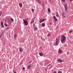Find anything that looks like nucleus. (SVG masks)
Instances as JSON below:
<instances>
[{
    "label": "nucleus",
    "mask_w": 73,
    "mask_h": 73,
    "mask_svg": "<svg viewBox=\"0 0 73 73\" xmlns=\"http://www.w3.org/2000/svg\"><path fill=\"white\" fill-rule=\"evenodd\" d=\"M66 37L65 35H63L62 36V38L60 39V41L62 44H65L66 42Z\"/></svg>",
    "instance_id": "f257e3e1"
},
{
    "label": "nucleus",
    "mask_w": 73,
    "mask_h": 73,
    "mask_svg": "<svg viewBox=\"0 0 73 73\" xmlns=\"http://www.w3.org/2000/svg\"><path fill=\"white\" fill-rule=\"evenodd\" d=\"M60 42V40L58 38H57L56 40V42L54 44V45L55 46H57L58 45V43Z\"/></svg>",
    "instance_id": "f03ea898"
},
{
    "label": "nucleus",
    "mask_w": 73,
    "mask_h": 73,
    "mask_svg": "<svg viewBox=\"0 0 73 73\" xmlns=\"http://www.w3.org/2000/svg\"><path fill=\"white\" fill-rule=\"evenodd\" d=\"M23 21L25 24V25H26V26H27L28 25V21L26 19H23Z\"/></svg>",
    "instance_id": "7ed1b4c3"
},
{
    "label": "nucleus",
    "mask_w": 73,
    "mask_h": 73,
    "mask_svg": "<svg viewBox=\"0 0 73 73\" xmlns=\"http://www.w3.org/2000/svg\"><path fill=\"white\" fill-rule=\"evenodd\" d=\"M1 26L2 27V28H5V27H4V25H3V22H1Z\"/></svg>",
    "instance_id": "20e7f679"
},
{
    "label": "nucleus",
    "mask_w": 73,
    "mask_h": 73,
    "mask_svg": "<svg viewBox=\"0 0 73 73\" xmlns=\"http://www.w3.org/2000/svg\"><path fill=\"white\" fill-rule=\"evenodd\" d=\"M45 21V19H42L40 20L39 21V22L41 23H42V22H44Z\"/></svg>",
    "instance_id": "39448f33"
},
{
    "label": "nucleus",
    "mask_w": 73,
    "mask_h": 73,
    "mask_svg": "<svg viewBox=\"0 0 73 73\" xmlns=\"http://www.w3.org/2000/svg\"><path fill=\"white\" fill-rule=\"evenodd\" d=\"M23 50V48L21 47H20L19 48V51L20 52H22Z\"/></svg>",
    "instance_id": "423d86ee"
},
{
    "label": "nucleus",
    "mask_w": 73,
    "mask_h": 73,
    "mask_svg": "<svg viewBox=\"0 0 73 73\" xmlns=\"http://www.w3.org/2000/svg\"><path fill=\"white\" fill-rule=\"evenodd\" d=\"M31 65H32V64L29 65L27 67V68L28 69H29L30 68H31Z\"/></svg>",
    "instance_id": "0eeeda50"
},
{
    "label": "nucleus",
    "mask_w": 73,
    "mask_h": 73,
    "mask_svg": "<svg viewBox=\"0 0 73 73\" xmlns=\"http://www.w3.org/2000/svg\"><path fill=\"white\" fill-rule=\"evenodd\" d=\"M64 8H65V11L67 13L68 12V11H67V9H68V8L67 7H65Z\"/></svg>",
    "instance_id": "6e6552de"
},
{
    "label": "nucleus",
    "mask_w": 73,
    "mask_h": 73,
    "mask_svg": "<svg viewBox=\"0 0 73 73\" xmlns=\"http://www.w3.org/2000/svg\"><path fill=\"white\" fill-rule=\"evenodd\" d=\"M59 54H61V53H62V50H60V48L59 49Z\"/></svg>",
    "instance_id": "1a4fd4ad"
},
{
    "label": "nucleus",
    "mask_w": 73,
    "mask_h": 73,
    "mask_svg": "<svg viewBox=\"0 0 73 73\" xmlns=\"http://www.w3.org/2000/svg\"><path fill=\"white\" fill-rule=\"evenodd\" d=\"M44 7H45L44 4H43V5L42 6V8L43 9H44Z\"/></svg>",
    "instance_id": "9d476101"
},
{
    "label": "nucleus",
    "mask_w": 73,
    "mask_h": 73,
    "mask_svg": "<svg viewBox=\"0 0 73 73\" xmlns=\"http://www.w3.org/2000/svg\"><path fill=\"white\" fill-rule=\"evenodd\" d=\"M45 23H42V27H45Z\"/></svg>",
    "instance_id": "9b49d317"
},
{
    "label": "nucleus",
    "mask_w": 73,
    "mask_h": 73,
    "mask_svg": "<svg viewBox=\"0 0 73 73\" xmlns=\"http://www.w3.org/2000/svg\"><path fill=\"white\" fill-rule=\"evenodd\" d=\"M58 61L60 62H62V60L61 59H58Z\"/></svg>",
    "instance_id": "f8f14e48"
},
{
    "label": "nucleus",
    "mask_w": 73,
    "mask_h": 73,
    "mask_svg": "<svg viewBox=\"0 0 73 73\" xmlns=\"http://www.w3.org/2000/svg\"><path fill=\"white\" fill-rule=\"evenodd\" d=\"M19 5L20 6V7H23V5H22V3H20Z\"/></svg>",
    "instance_id": "ddd939ff"
},
{
    "label": "nucleus",
    "mask_w": 73,
    "mask_h": 73,
    "mask_svg": "<svg viewBox=\"0 0 73 73\" xmlns=\"http://www.w3.org/2000/svg\"><path fill=\"white\" fill-rule=\"evenodd\" d=\"M39 54L40 56H43V54L42 53H39Z\"/></svg>",
    "instance_id": "4468645a"
},
{
    "label": "nucleus",
    "mask_w": 73,
    "mask_h": 73,
    "mask_svg": "<svg viewBox=\"0 0 73 73\" xmlns=\"http://www.w3.org/2000/svg\"><path fill=\"white\" fill-rule=\"evenodd\" d=\"M34 31H37V27H35L34 28Z\"/></svg>",
    "instance_id": "2eb2a0df"
},
{
    "label": "nucleus",
    "mask_w": 73,
    "mask_h": 73,
    "mask_svg": "<svg viewBox=\"0 0 73 73\" xmlns=\"http://www.w3.org/2000/svg\"><path fill=\"white\" fill-rule=\"evenodd\" d=\"M50 35H51V34H48L47 35V37H49V36H50Z\"/></svg>",
    "instance_id": "dca6fc26"
},
{
    "label": "nucleus",
    "mask_w": 73,
    "mask_h": 73,
    "mask_svg": "<svg viewBox=\"0 0 73 73\" xmlns=\"http://www.w3.org/2000/svg\"><path fill=\"white\" fill-rule=\"evenodd\" d=\"M48 11L49 13H50V9H49V8H48Z\"/></svg>",
    "instance_id": "f3484780"
},
{
    "label": "nucleus",
    "mask_w": 73,
    "mask_h": 73,
    "mask_svg": "<svg viewBox=\"0 0 73 73\" xmlns=\"http://www.w3.org/2000/svg\"><path fill=\"white\" fill-rule=\"evenodd\" d=\"M54 20H55V21H58V20H57V19L56 18L54 19Z\"/></svg>",
    "instance_id": "a211bd4d"
},
{
    "label": "nucleus",
    "mask_w": 73,
    "mask_h": 73,
    "mask_svg": "<svg viewBox=\"0 0 73 73\" xmlns=\"http://www.w3.org/2000/svg\"><path fill=\"white\" fill-rule=\"evenodd\" d=\"M7 23H8V24H10V23H11V21L9 20H8L7 21Z\"/></svg>",
    "instance_id": "6ab92c4d"
},
{
    "label": "nucleus",
    "mask_w": 73,
    "mask_h": 73,
    "mask_svg": "<svg viewBox=\"0 0 73 73\" xmlns=\"http://www.w3.org/2000/svg\"><path fill=\"white\" fill-rule=\"evenodd\" d=\"M65 15V13H62V16H64V15Z\"/></svg>",
    "instance_id": "aec40b11"
},
{
    "label": "nucleus",
    "mask_w": 73,
    "mask_h": 73,
    "mask_svg": "<svg viewBox=\"0 0 73 73\" xmlns=\"http://www.w3.org/2000/svg\"><path fill=\"white\" fill-rule=\"evenodd\" d=\"M17 36V35H16V34H15L14 35V38H16V37Z\"/></svg>",
    "instance_id": "412c9836"
},
{
    "label": "nucleus",
    "mask_w": 73,
    "mask_h": 73,
    "mask_svg": "<svg viewBox=\"0 0 73 73\" xmlns=\"http://www.w3.org/2000/svg\"><path fill=\"white\" fill-rule=\"evenodd\" d=\"M5 31H3L1 35H3V34L4 33H5Z\"/></svg>",
    "instance_id": "4be33fe9"
},
{
    "label": "nucleus",
    "mask_w": 73,
    "mask_h": 73,
    "mask_svg": "<svg viewBox=\"0 0 73 73\" xmlns=\"http://www.w3.org/2000/svg\"><path fill=\"white\" fill-rule=\"evenodd\" d=\"M56 16L57 17H59V15L58 14H57Z\"/></svg>",
    "instance_id": "5701e85b"
},
{
    "label": "nucleus",
    "mask_w": 73,
    "mask_h": 73,
    "mask_svg": "<svg viewBox=\"0 0 73 73\" xmlns=\"http://www.w3.org/2000/svg\"><path fill=\"white\" fill-rule=\"evenodd\" d=\"M31 11H33V12H34V9H31Z\"/></svg>",
    "instance_id": "b1692460"
},
{
    "label": "nucleus",
    "mask_w": 73,
    "mask_h": 73,
    "mask_svg": "<svg viewBox=\"0 0 73 73\" xmlns=\"http://www.w3.org/2000/svg\"><path fill=\"white\" fill-rule=\"evenodd\" d=\"M1 15H2V12L1 11H0V17Z\"/></svg>",
    "instance_id": "393cba45"
},
{
    "label": "nucleus",
    "mask_w": 73,
    "mask_h": 73,
    "mask_svg": "<svg viewBox=\"0 0 73 73\" xmlns=\"http://www.w3.org/2000/svg\"><path fill=\"white\" fill-rule=\"evenodd\" d=\"M56 18V16H54L53 17V19H55V18Z\"/></svg>",
    "instance_id": "a878e982"
},
{
    "label": "nucleus",
    "mask_w": 73,
    "mask_h": 73,
    "mask_svg": "<svg viewBox=\"0 0 73 73\" xmlns=\"http://www.w3.org/2000/svg\"><path fill=\"white\" fill-rule=\"evenodd\" d=\"M33 22H34V20H33V21L32 20L31 21V24H32V23H33Z\"/></svg>",
    "instance_id": "bb28decb"
},
{
    "label": "nucleus",
    "mask_w": 73,
    "mask_h": 73,
    "mask_svg": "<svg viewBox=\"0 0 73 73\" xmlns=\"http://www.w3.org/2000/svg\"><path fill=\"white\" fill-rule=\"evenodd\" d=\"M73 32V31L72 30H70L69 31V33H72Z\"/></svg>",
    "instance_id": "cd10ccee"
},
{
    "label": "nucleus",
    "mask_w": 73,
    "mask_h": 73,
    "mask_svg": "<svg viewBox=\"0 0 73 73\" xmlns=\"http://www.w3.org/2000/svg\"><path fill=\"white\" fill-rule=\"evenodd\" d=\"M10 19H11V20L12 21H13V19L12 18H11Z\"/></svg>",
    "instance_id": "c85d7f7f"
},
{
    "label": "nucleus",
    "mask_w": 73,
    "mask_h": 73,
    "mask_svg": "<svg viewBox=\"0 0 73 73\" xmlns=\"http://www.w3.org/2000/svg\"><path fill=\"white\" fill-rule=\"evenodd\" d=\"M67 6V4H66L65 6H64V7H67L66 6Z\"/></svg>",
    "instance_id": "c756f323"
},
{
    "label": "nucleus",
    "mask_w": 73,
    "mask_h": 73,
    "mask_svg": "<svg viewBox=\"0 0 73 73\" xmlns=\"http://www.w3.org/2000/svg\"><path fill=\"white\" fill-rule=\"evenodd\" d=\"M31 62H32L31 61H30V62H28V63L29 64H31Z\"/></svg>",
    "instance_id": "7c9ffc66"
},
{
    "label": "nucleus",
    "mask_w": 73,
    "mask_h": 73,
    "mask_svg": "<svg viewBox=\"0 0 73 73\" xmlns=\"http://www.w3.org/2000/svg\"><path fill=\"white\" fill-rule=\"evenodd\" d=\"M58 73H62V72L61 71H59L58 72Z\"/></svg>",
    "instance_id": "2f4dec72"
},
{
    "label": "nucleus",
    "mask_w": 73,
    "mask_h": 73,
    "mask_svg": "<svg viewBox=\"0 0 73 73\" xmlns=\"http://www.w3.org/2000/svg\"><path fill=\"white\" fill-rule=\"evenodd\" d=\"M45 70L46 71H47V70H48V68H46L45 69Z\"/></svg>",
    "instance_id": "473e14b6"
},
{
    "label": "nucleus",
    "mask_w": 73,
    "mask_h": 73,
    "mask_svg": "<svg viewBox=\"0 0 73 73\" xmlns=\"http://www.w3.org/2000/svg\"><path fill=\"white\" fill-rule=\"evenodd\" d=\"M66 17L64 16H63V18H65Z\"/></svg>",
    "instance_id": "72a5a7b5"
},
{
    "label": "nucleus",
    "mask_w": 73,
    "mask_h": 73,
    "mask_svg": "<svg viewBox=\"0 0 73 73\" xmlns=\"http://www.w3.org/2000/svg\"><path fill=\"white\" fill-rule=\"evenodd\" d=\"M9 29V27H7V28L6 29L7 30V29Z\"/></svg>",
    "instance_id": "f704fd0d"
},
{
    "label": "nucleus",
    "mask_w": 73,
    "mask_h": 73,
    "mask_svg": "<svg viewBox=\"0 0 73 73\" xmlns=\"http://www.w3.org/2000/svg\"><path fill=\"white\" fill-rule=\"evenodd\" d=\"M51 1L50 0H48V2L49 3H50Z\"/></svg>",
    "instance_id": "c9c22d12"
},
{
    "label": "nucleus",
    "mask_w": 73,
    "mask_h": 73,
    "mask_svg": "<svg viewBox=\"0 0 73 73\" xmlns=\"http://www.w3.org/2000/svg\"><path fill=\"white\" fill-rule=\"evenodd\" d=\"M24 70H25V67H23L22 68Z\"/></svg>",
    "instance_id": "e433bc0d"
},
{
    "label": "nucleus",
    "mask_w": 73,
    "mask_h": 73,
    "mask_svg": "<svg viewBox=\"0 0 73 73\" xmlns=\"http://www.w3.org/2000/svg\"><path fill=\"white\" fill-rule=\"evenodd\" d=\"M4 25H5V26H6V27H7V25L5 24H5H4Z\"/></svg>",
    "instance_id": "4c0bfd02"
},
{
    "label": "nucleus",
    "mask_w": 73,
    "mask_h": 73,
    "mask_svg": "<svg viewBox=\"0 0 73 73\" xmlns=\"http://www.w3.org/2000/svg\"><path fill=\"white\" fill-rule=\"evenodd\" d=\"M13 73H17V72H15V71H13Z\"/></svg>",
    "instance_id": "58836bf2"
},
{
    "label": "nucleus",
    "mask_w": 73,
    "mask_h": 73,
    "mask_svg": "<svg viewBox=\"0 0 73 73\" xmlns=\"http://www.w3.org/2000/svg\"><path fill=\"white\" fill-rule=\"evenodd\" d=\"M56 14H57V15H58V12H56Z\"/></svg>",
    "instance_id": "ea45409f"
},
{
    "label": "nucleus",
    "mask_w": 73,
    "mask_h": 73,
    "mask_svg": "<svg viewBox=\"0 0 73 73\" xmlns=\"http://www.w3.org/2000/svg\"><path fill=\"white\" fill-rule=\"evenodd\" d=\"M63 2H65V0H62Z\"/></svg>",
    "instance_id": "a19ab883"
},
{
    "label": "nucleus",
    "mask_w": 73,
    "mask_h": 73,
    "mask_svg": "<svg viewBox=\"0 0 73 73\" xmlns=\"http://www.w3.org/2000/svg\"><path fill=\"white\" fill-rule=\"evenodd\" d=\"M54 73H57V72L55 71H54Z\"/></svg>",
    "instance_id": "79ce46f5"
},
{
    "label": "nucleus",
    "mask_w": 73,
    "mask_h": 73,
    "mask_svg": "<svg viewBox=\"0 0 73 73\" xmlns=\"http://www.w3.org/2000/svg\"><path fill=\"white\" fill-rule=\"evenodd\" d=\"M49 24H50V25H51V24H52V23H49Z\"/></svg>",
    "instance_id": "37998d69"
},
{
    "label": "nucleus",
    "mask_w": 73,
    "mask_h": 73,
    "mask_svg": "<svg viewBox=\"0 0 73 73\" xmlns=\"http://www.w3.org/2000/svg\"><path fill=\"white\" fill-rule=\"evenodd\" d=\"M2 37V35H0V38L1 37Z\"/></svg>",
    "instance_id": "c03bdc74"
},
{
    "label": "nucleus",
    "mask_w": 73,
    "mask_h": 73,
    "mask_svg": "<svg viewBox=\"0 0 73 73\" xmlns=\"http://www.w3.org/2000/svg\"><path fill=\"white\" fill-rule=\"evenodd\" d=\"M70 0V1L72 2V1H73V0Z\"/></svg>",
    "instance_id": "a18cd8bd"
},
{
    "label": "nucleus",
    "mask_w": 73,
    "mask_h": 73,
    "mask_svg": "<svg viewBox=\"0 0 73 73\" xmlns=\"http://www.w3.org/2000/svg\"><path fill=\"white\" fill-rule=\"evenodd\" d=\"M9 37H10V38H11V35H9Z\"/></svg>",
    "instance_id": "49530a36"
},
{
    "label": "nucleus",
    "mask_w": 73,
    "mask_h": 73,
    "mask_svg": "<svg viewBox=\"0 0 73 73\" xmlns=\"http://www.w3.org/2000/svg\"><path fill=\"white\" fill-rule=\"evenodd\" d=\"M42 37H41V39H42Z\"/></svg>",
    "instance_id": "de8ad7c7"
},
{
    "label": "nucleus",
    "mask_w": 73,
    "mask_h": 73,
    "mask_svg": "<svg viewBox=\"0 0 73 73\" xmlns=\"http://www.w3.org/2000/svg\"><path fill=\"white\" fill-rule=\"evenodd\" d=\"M38 1L39 2V0H38Z\"/></svg>",
    "instance_id": "09e8293b"
},
{
    "label": "nucleus",
    "mask_w": 73,
    "mask_h": 73,
    "mask_svg": "<svg viewBox=\"0 0 73 73\" xmlns=\"http://www.w3.org/2000/svg\"><path fill=\"white\" fill-rule=\"evenodd\" d=\"M34 27H35V25H34Z\"/></svg>",
    "instance_id": "8fccbe9b"
},
{
    "label": "nucleus",
    "mask_w": 73,
    "mask_h": 73,
    "mask_svg": "<svg viewBox=\"0 0 73 73\" xmlns=\"http://www.w3.org/2000/svg\"><path fill=\"white\" fill-rule=\"evenodd\" d=\"M27 65H28V63H27Z\"/></svg>",
    "instance_id": "3c124183"
},
{
    "label": "nucleus",
    "mask_w": 73,
    "mask_h": 73,
    "mask_svg": "<svg viewBox=\"0 0 73 73\" xmlns=\"http://www.w3.org/2000/svg\"><path fill=\"white\" fill-rule=\"evenodd\" d=\"M40 48H41V47H40Z\"/></svg>",
    "instance_id": "603ef678"
},
{
    "label": "nucleus",
    "mask_w": 73,
    "mask_h": 73,
    "mask_svg": "<svg viewBox=\"0 0 73 73\" xmlns=\"http://www.w3.org/2000/svg\"><path fill=\"white\" fill-rule=\"evenodd\" d=\"M37 73H38V72H37Z\"/></svg>",
    "instance_id": "864d4df0"
}]
</instances>
